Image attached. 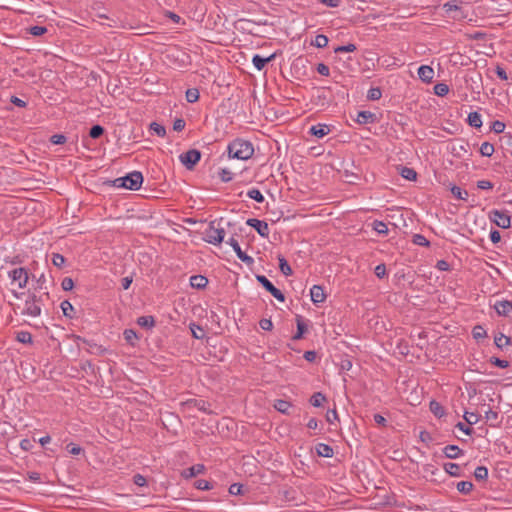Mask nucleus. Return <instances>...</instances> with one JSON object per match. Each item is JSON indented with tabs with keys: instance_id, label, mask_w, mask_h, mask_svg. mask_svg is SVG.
<instances>
[{
	"instance_id": "nucleus-1",
	"label": "nucleus",
	"mask_w": 512,
	"mask_h": 512,
	"mask_svg": "<svg viewBox=\"0 0 512 512\" xmlns=\"http://www.w3.org/2000/svg\"><path fill=\"white\" fill-rule=\"evenodd\" d=\"M228 156L238 160H248L254 154L251 142L243 139H235L227 147Z\"/></svg>"
},
{
	"instance_id": "nucleus-2",
	"label": "nucleus",
	"mask_w": 512,
	"mask_h": 512,
	"mask_svg": "<svg viewBox=\"0 0 512 512\" xmlns=\"http://www.w3.org/2000/svg\"><path fill=\"white\" fill-rule=\"evenodd\" d=\"M142 183L143 175L139 171H133L126 176L117 178L113 181L115 187L129 190H138Z\"/></svg>"
},
{
	"instance_id": "nucleus-3",
	"label": "nucleus",
	"mask_w": 512,
	"mask_h": 512,
	"mask_svg": "<svg viewBox=\"0 0 512 512\" xmlns=\"http://www.w3.org/2000/svg\"><path fill=\"white\" fill-rule=\"evenodd\" d=\"M225 230L220 227V223L216 220L211 221L204 232V241L213 245H219L223 242Z\"/></svg>"
},
{
	"instance_id": "nucleus-4",
	"label": "nucleus",
	"mask_w": 512,
	"mask_h": 512,
	"mask_svg": "<svg viewBox=\"0 0 512 512\" xmlns=\"http://www.w3.org/2000/svg\"><path fill=\"white\" fill-rule=\"evenodd\" d=\"M489 220L496 226L507 229L511 226V217L507 211L491 210L488 214Z\"/></svg>"
},
{
	"instance_id": "nucleus-5",
	"label": "nucleus",
	"mask_w": 512,
	"mask_h": 512,
	"mask_svg": "<svg viewBox=\"0 0 512 512\" xmlns=\"http://www.w3.org/2000/svg\"><path fill=\"white\" fill-rule=\"evenodd\" d=\"M8 276L11 279L12 284H17L19 289H23L27 286L28 283V271L23 268H15L8 272Z\"/></svg>"
},
{
	"instance_id": "nucleus-6",
	"label": "nucleus",
	"mask_w": 512,
	"mask_h": 512,
	"mask_svg": "<svg viewBox=\"0 0 512 512\" xmlns=\"http://www.w3.org/2000/svg\"><path fill=\"white\" fill-rule=\"evenodd\" d=\"M180 162L188 169L192 170L201 159V152L197 149H190L179 156Z\"/></svg>"
},
{
	"instance_id": "nucleus-7",
	"label": "nucleus",
	"mask_w": 512,
	"mask_h": 512,
	"mask_svg": "<svg viewBox=\"0 0 512 512\" xmlns=\"http://www.w3.org/2000/svg\"><path fill=\"white\" fill-rule=\"evenodd\" d=\"M257 281L268 291L270 292L277 300L283 302L285 300L284 294L276 288L272 282L264 275H257Z\"/></svg>"
},
{
	"instance_id": "nucleus-8",
	"label": "nucleus",
	"mask_w": 512,
	"mask_h": 512,
	"mask_svg": "<svg viewBox=\"0 0 512 512\" xmlns=\"http://www.w3.org/2000/svg\"><path fill=\"white\" fill-rule=\"evenodd\" d=\"M246 224L248 226L254 228L260 236H262L264 238H267L269 236V232H270L269 226L265 221L255 219V218H250L246 221Z\"/></svg>"
},
{
	"instance_id": "nucleus-9",
	"label": "nucleus",
	"mask_w": 512,
	"mask_h": 512,
	"mask_svg": "<svg viewBox=\"0 0 512 512\" xmlns=\"http://www.w3.org/2000/svg\"><path fill=\"white\" fill-rule=\"evenodd\" d=\"M226 243L233 248L237 257L241 261H243L244 263H246L248 265L252 264L254 262V260L251 256L247 255L245 252L242 251L238 241L234 237L229 238Z\"/></svg>"
},
{
	"instance_id": "nucleus-10",
	"label": "nucleus",
	"mask_w": 512,
	"mask_h": 512,
	"mask_svg": "<svg viewBox=\"0 0 512 512\" xmlns=\"http://www.w3.org/2000/svg\"><path fill=\"white\" fill-rule=\"evenodd\" d=\"M23 314L31 317H37L41 314V307L35 296L25 301Z\"/></svg>"
},
{
	"instance_id": "nucleus-11",
	"label": "nucleus",
	"mask_w": 512,
	"mask_h": 512,
	"mask_svg": "<svg viewBox=\"0 0 512 512\" xmlns=\"http://www.w3.org/2000/svg\"><path fill=\"white\" fill-rule=\"evenodd\" d=\"M493 308L499 316H508L512 313V302L509 300H497Z\"/></svg>"
},
{
	"instance_id": "nucleus-12",
	"label": "nucleus",
	"mask_w": 512,
	"mask_h": 512,
	"mask_svg": "<svg viewBox=\"0 0 512 512\" xmlns=\"http://www.w3.org/2000/svg\"><path fill=\"white\" fill-rule=\"evenodd\" d=\"M206 468L203 464H195L181 472V476L185 479L196 477L205 472Z\"/></svg>"
},
{
	"instance_id": "nucleus-13",
	"label": "nucleus",
	"mask_w": 512,
	"mask_h": 512,
	"mask_svg": "<svg viewBox=\"0 0 512 512\" xmlns=\"http://www.w3.org/2000/svg\"><path fill=\"white\" fill-rule=\"evenodd\" d=\"M311 300L314 304L323 303L326 299L324 290L319 285H313L310 289Z\"/></svg>"
},
{
	"instance_id": "nucleus-14",
	"label": "nucleus",
	"mask_w": 512,
	"mask_h": 512,
	"mask_svg": "<svg viewBox=\"0 0 512 512\" xmlns=\"http://www.w3.org/2000/svg\"><path fill=\"white\" fill-rule=\"evenodd\" d=\"M444 10L446 13L450 14L452 12H455L456 14L453 15V19L459 20L464 17L463 12L461 11V8L456 4V0L449 1L443 5Z\"/></svg>"
},
{
	"instance_id": "nucleus-15",
	"label": "nucleus",
	"mask_w": 512,
	"mask_h": 512,
	"mask_svg": "<svg viewBox=\"0 0 512 512\" xmlns=\"http://www.w3.org/2000/svg\"><path fill=\"white\" fill-rule=\"evenodd\" d=\"M418 76L422 81L429 83L434 77V70L428 65H421L418 68Z\"/></svg>"
},
{
	"instance_id": "nucleus-16",
	"label": "nucleus",
	"mask_w": 512,
	"mask_h": 512,
	"mask_svg": "<svg viewBox=\"0 0 512 512\" xmlns=\"http://www.w3.org/2000/svg\"><path fill=\"white\" fill-rule=\"evenodd\" d=\"M356 122L359 124H369L376 122V115L370 111H360L357 114Z\"/></svg>"
},
{
	"instance_id": "nucleus-17",
	"label": "nucleus",
	"mask_w": 512,
	"mask_h": 512,
	"mask_svg": "<svg viewBox=\"0 0 512 512\" xmlns=\"http://www.w3.org/2000/svg\"><path fill=\"white\" fill-rule=\"evenodd\" d=\"M443 453L449 459H456L463 455V450L457 445H447L444 447Z\"/></svg>"
},
{
	"instance_id": "nucleus-18",
	"label": "nucleus",
	"mask_w": 512,
	"mask_h": 512,
	"mask_svg": "<svg viewBox=\"0 0 512 512\" xmlns=\"http://www.w3.org/2000/svg\"><path fill=\"white\" fill-rule=\"evenodd\" d=\"M329 132L330 128L326 124H317L310 128V133L318 138L326 136Z\"/></svg>"
},
{
	"instance_id": "nucleus-19",
	"label": "nucleus",
	"mask_w": 512,
	"mask_h": 512,
	"mask_svg": "<svg viewBox=\"0 0 512 512\" xmlns=\"http://www.w3.org/2000/svg\"><path fill=\"white\" fill-rule=\"evenodd\" d=\"M208 279L202 275H193L190 277V285L196 289H203L207 286Z\"/></svg>"
},
{
	"instance_id": "nucleus-20",
	"label": "nucleus",
	"mask_w": 512,
	"mask_h": 512,
	"mask_svg": "<svg viewBox=\"0 0 512 512\" xmlns=\"http://www.w3.org/2000/svg\"><path fill=\"white\" fill-rule=\"evenodd\" d=\"M316 452L319 456L325 457V458H331L334 455L333 448L324 443H319L316 445Z\"/></svg>"
},
{
	"instance_id": "nucleus-21",
	"label": "nucleus",
	"mask_w": 512,
	"mask_h": 512,
	"mask_svg": "<svg viewBox=\"0 0 512 512\" xmlns=\"http://www.w3.org/2000/svg\"><path fill=\"white\" fill-rule=\"evenodd\" d=\"M274 58V54L270 55L269 57L267 58H263L261 57L260 55L258 54H255L252 58V63L254 65V67L258 70V71H261L265 65L270 62L272 59Z\"/></svg>"
},
{
	"instance_id": "nucleus-22",
	"label": "nucleus",
	"mask_w": 512,
	"mask_h": 512,
	"mask_svg": "<svg viewBox=\"0 0 512 512\" xmlns=\"http://www.w3.org/2000/svg\"><path fill=\"white\" fill-rule=\"evenodd\" d=\"M446 473H448L451 476L459 477L462 475V469L459 464L448 462L445 463L443 466Z\"/></svg>"
},
{
	"instance_id": "nucleus-23",
	"label": "nucleus",
	"mask_w": 512,
	"mask_h": 512,
	"mask_svg": "<svg viewBox=\"0 0 512 512\" xmlns=\"http://www.w3.org/2000/svg\"><path fill=\"white\" fill-rule=\"evenodd\" d=\"M494 343L498 348L503 349L504 347L511 345L512 341L510 337L499 332L494 336Z\"/></svg>"
},
{
	"instance_id": "nucleus-24",
	"label": "nucleus",
	"mask_w": 512,
	"mask_h": 512,
	"mask_svg": "<svg viewBox=\"0 0 512 512\" xmlns=\"http://www.w3.org/2000/svg\"><path fill=\"white\" fill-rule=\"evenodd\" d=\"M467 121L471 127L481 128L482 126L481 115L476 111L469 113Z\"/></svg>"
},
{
	"instance_id": "nucleus-25",
	"label": "nucleus",
	"mask_w": 512,
	"mask_h": 512,
	"mask_svg": "<svg viewBox=\"0 0 512 512\" xmlns=\"http://www.w3.org/2000/svg\"><path fill=\"white\" fill-rule=\"evenodd\" d=\"M429 408H430V411L438 418H441L445 415V409L439 402H437L435 400H432L430 402Z\"/></svg>"
},
{
	"instance_id": "nucleus-26",
	"label": "nucleus",
	"mask_w": 512,
	"mask_h": 512,
	"mask_svg": "<svg viewBox=\"0 0 512 512\" xmlns=\"http://www.w3.org/2000/svg\"><path fill=\"white\" fill-rule=\"evenodd\" d=\"M60 307H61V310H62L64 316H66L70 319L74 318L75 310H74L73 305L68 300H64L61 303Z\"/></svg>"
},
{
	"instance_id": "nucleus-27",
	"label": "nucleus",
	"mask_w": 512,
	"mask_h": 512,
	"mask_svg": "<svg viewBox=\"0 0 512 512\" xmlns=\"http://www.w3.org/2000/svg\"><path fill=\"white\" fill-rule=\"evenodd\" d=\"M399 173L404 179L410 180V181L416 180V177H417V173L413 168H409V167H405V166H402L400 168Z\"/></svg>"
},
{
	"instance_id": "nucleus-28",
	"label": "nucleus",
	"mask_w": 512,
	"mask_h": 512,
	"mask_svg": "<svg viewBox=\"0 0 512 512\" xmlns=\"http://www.w3.org/2000/svg\"><path fill=\"white\" fill-rule=\"evenodd\" d=\"M290 407H291L290 402H288L286 400L278 399L274 403V408L277 411L284 413V414L288 413Z\"/></svg>"
},
{
	"instance_id": "nucleus-29",
	"label": "nucleus",
	"mask_w": 512,
	"mask_h": 512,
	"mask_svg": "<svg viewBox=\"0 0 512 512\" xmlns=\"http://www.w3.org/2000/svg\"><path fill=\"white\" fill-rule=\"evenodd\" d=\"M328 37L323 34H319L315 37V39L311 42V45L317 48H325L328 45Z\"/></svg>"
},
{
	"instance_id": "nucleus-30",
	"label": "nucleus",
	"mask_w": 512,
	"mask_h": 512,
	"mask_svg": "<svg viewBox=\"0 0 512 512\" xmlns=\"http://www.w3.org/2000/svg\"><path fill=\"white\" fill-rule=\"evenodd\" d=\"M373 230L380 235L388 234V227L383 221L375 220L372 224Z\"/></svg>"
},
{
	"instance_id": "nucleus-31",
	"label": "nucleus",
	"mask_w": 512,
	"mask_h": 512,
	"mask_svg": "<svg viewBox=\"0 0 512 512\" xmlns=\"http://www.w3.org/2000/svg\"><path fill=\"white\" fill-rule=\"evenodd\" d=\"M278 260H279V268H280L281 272L285 276L291 275L292 269H291L290 265L288 264V262L286 261V259L283 256L279 255Z\"/></svg>"
},
{
	"instance_id": "nucleus-32",
	"label": "nucleus",
	"mask_w": 512,
	"mask_h": 512,
	"mask_svg": "<svg viewBox=\"0 0 512 512\" xmlns=\"http://www.w3.org/2000/svg\"><path fill=\"white\" fill-rule=\"evenodd\" d=\"M137 323L141 327L145 328H152L155 325V321L152 316H141L138 318Z\"/></svg>"
},
{
	"instance_id": "nucleus-33",
	"label": "nucleus",
	"mask_w": 512,
	"mask_h": 512,
	"mask_svg": "<svg viewBox=\"0 0 512 512\" xmlns=\"http://www.w3.org/2000/svg\"><path fill=\"white\" fill-rule=\"evenodd\" d=\"M451 193L454 197H456L459 200L466 201L468 199V192L466 190H462L458 186H452Z\"/></svg>"
},
{
	"instance_id": "nucleus-34",
	"label": "nucleus",
	"mask_w": 512,
	"mask_h": 512,
	"mask_svg": "<svg viewBox=\"0 0 512 512\" xmlns=\"http://www.w3.org/2000/svg\"><path fill=\"white\" fill-rule=\"evenodd\" d=\"M325 400L326 397L321 392H316L311 396L310 403L315 407H320Z\"/></svg>"
},
{
	"instance_id": "nucleus-35",
	"label": "nucleus",
	"mask_w": 512,
	"mask_h": 512,
	"mask_svg": "<svg viewBox=\"0 0 512 512\" xmlns=\"http://www.w3.org/2000/svg\"><path fill=\"white\" fill-rule=\"evenodd\" d=\"M480 153L482 156L490 157L494 153V146L489 142H483L480 146Z\"/></svg>"
},
{
	"instance_id": "nucleus-36",
	"label": "nucleus",
	"mask_w": 512,
	"mask_h": 512,
	"mask_svg": "<svg viewBox=\"0 0 512 512\" xmlns=\"http://www.w3.org/2000/svg\"><path fill=\"white\" fill-rule=\"evenodd\" d=\"M474 477L478 481L486 480L488 477V469L485 466H479L474 471Z\"/></svg>"
},
{
	"instance_id": "nucleus-37",
	"label": "nucleus",
	"mask_w": 512,
	"mask_h": 512,
	"mask_svg": "<svg viewBox=\"0 0 512 512\" xmlns=\"http://www.w3.org/2000/svg\"><path fill=\"white\" fill-rule=\"evenodd\" d=\"M247 196L256 202L262 203L264 201V196L259 189L252 188L247 192Z\"/></svg>"
},
{
	"instance_id": "nucleus-38",
	"label": "nucleus",
	"mask_w": 512,
	"mask_h": 512,
	"mask_svg": "<svg viewBox=\"0 0 512 512\" xmlns=\"http://www.w3.org/2000/svg\"><path fill=\"white\" fill-rule=\"evenodd\" d=\"M473 489V484L470 481H461L457 484V490L463 494H468Z\"/></svg>"
},
{
	"instance_id": "nucleus-39",
	"label": "nucleus",
	"mask_w": 512,
	"mask_h": 512,
	"mask_svg": "<svg viewBox=\"0 0 512 512\" xmlns=\"http://www.w3.org/2000/svg\"><path fill=\"white\" fill-rule=\"evenodd\" d=\"M382 96L381 89L378 87H373L368 90L367 99L371 101L379 100Z\"/></svg>"
},
{
	"instance_id": "nucleus-40",
	"label": "nucleus",
	"mask_w": 512,
	"mask_h": 512,
	"mask_svg": "<svg viewBox=\"0 0 512 512\" xmlns=\"http://www.w3.org/2000/svg\"><path fill=\"white\" fill-rule=\"evenodd\" d=\"M199 99V91L196 88H191L186 91V100L189 103H194Z\"/></svg>"
},
{
	"instance_id": "nucleus-41",
	"label": "nucleus",
	"mask_w": 512,
	"mask_h": 512,
	"mask_svg": "<svg viewBox=\"0 0 512 512\" xmlns=\"http://www.w3.org/2000/svg\"><path fill=\"white\" fill-rule=\"evenodd\" d=\"M449 92V87L445 83H438L434 86V93L438 96H445Z\"/></svg>"
},
{
	"instance_id": "nucleus-42",
	"label": "nucleus",
	"mask_w": 512,
	"mask_h": 512,
	"mask_svg": "<svg viewBox=\"0 0 512 512\" xmlns=\"http://www.w3.org/2000/svg\"><path fill=\"white\" fill-rule=\"evenodd\" d=\"M190 329L193 337L196 339H202L205 335L203 328L199 325L191 324Z\"/></svg>"
},
{
	"instance_id": "nucleus-43",
	"label": "nucleus",
	"mask_w": 512,
	"mask_h": 512,
	"mask_svg": "<svg viewBox=\"0 0 512 512\" xmlns=\"http://www.w3.org/2000/svg\"><path fill=\"white\" fill-rule=\"evenodd\" d=\"M17 340L21 343H32V335L26 331H20L17 333Z\"/></svg>"
},
{
	"instance_id": "nucleus-44",
	"label": "nucleus",
	"mask_w": 512,
	"mask_h": 512,
	"mask_svg": "<svg viewBox=\"0 0 512 512\" xmlns=\"http://www.w3.org/2000/svg\"><path fill=\"white\" fill-rule=\"evenodd\" d=\"M150 129L160 137H164L166 134L165 127L156 122L150 124Z\"/></svg>"
},
{
	"instance_id": "nucleus-45",
	"label": "nucleus",
	"mask_w": 512,
	"mask_h": 512,
	"mask_svg": "<svg viewBox=\"0 0 512 512\" xmlns=\"http://www.w3.org/2000/svg\"><path fill=\"white\" fill-rule=\"evenodd\" d=\"M412 242L419 246H429V241L422 234H414Z\"/></svg>"
},
{
	"instance_id": "nucleus-46",
	"label": "nucleus",
	"mask_w": 512,
	"mask_h": 512,
	"mask_svg": "<svg viewBox=\"0 0 512 512\" xmlns=\"http://www.w3.org/2000/svg\"><path fill=\"white\" fill-rule=\"evenodd\" d=\"M356 45L355 44H352V43H349L347 45H343V46H338L334 49V52L335 53H348V52H354L356 50Z\"/></svg>"
},
{
	"instance_id": "nucleus-47",
	"label": "nucleus",
	"mask_w": 512,
	"mask_h": 512,
	"mask_svg": "<svg viewBox=\"0 0 512 512\" xmlns=\"http://www.w3.org/2000/svg\"><path fill=\"white\" fill-rule=\"evenodd\" d=\"M104 133V128L100 125H94L91 127L89 135L91 138H99Z\"/></svg>"
},
{
	"instance_id": "nucleus-48",
	"label": "nucleus",
	"mask_w": 512,
	"mask_h": 512,
	"mask_svg": "<svg viewBox=\"0 0 512 512\" xmlns=\"http://www.w3.org/2000/svg\"><path fill=\"white\" fill-rule=\"evenodd\" d=\"M472 333H473V337L477 340L485 338L487 336L486 330L480 325L475 326L473 328Z\"/></svg>"
},
{
	"instance_id": "nucleus-49",
	"label": "nucleus",
	"mask_w": 512,
	"mask_h": 512,
	"mask_svg": "<svg viewBox=\"0 0 512 512\" xmlns=\"http://www.w3.org/2000/svg\"><path fill=\"white\" fill-rule=\"evenodd\" d=\"M229 493L231 495H242V494H244V486L239 483H233L229 487Z\"/></svg>"
},
{
	"instance_id": "nucleus-50",
	"label": "nucleus",
	"mask_w": 512,
	"mask_h": 512,
	"mask_svg": "<svg viewBox=\"0 0 512 512\" xmlns=\"http://www.w3.org/2000/svg\"><path fill=\"white\" fill-rule=\"evenodd\" d=\"M464 419L469 425H474L479 421V415L473 412H465Z\"/></svg>"
},
{
	"instance_id": "nucleus-51",
	"label": "nucleus",
	"mask_w": 512,
	"mask_h": 512,
	"mask_svg": "<svg viewBox=\"0 0 512 512\" xmlns=\"http://www.w3.org/2000/svg\"><path fill=\"white\" fill-rule=\"evenodd\" d=\"M219 177L223 182H229L233 179V173L229 169L223 168L219 172Z\"/></svg>"
},
{
	"instance_id": "nucleus-52",
	"label": "nucleus",
	"mask_w": 512,
	"mask_h": 512,
	"mask_svg": "<svg viewBox=\"0 0 512 512\" xmlns=\"http://www.w3.org/2000/svg\"><path fill=\"white\" fill-rule=\"evenodd\" d=\"M498 417H499L498 413L491 409H489L485 412V419L487 422H490L491 424H495L498 421Z\"/></svg>"
},
{
	"instance_id": "nucleus-53",
	"label": "nucleus",
	"mask_w": 512,
	"mask_h": 512,
	"mask_svg": "<svg viewBox=\"0 0 512 512\" xmlns=\"http://www.w3.org/2000/svg\"><path fill=\"white\" fill-rule=\"evenodd\" d=\"M306 329H307L306 325L302 321L298 320L297 321V333L293 336V339L299 340L300 338H302Z\"/></svg>"
},
{
	"instance_id": "nucleus-54",
	"label": "nucleus",
	"mask_w": 512,
	"mask_h": 512,
	"mask_svg": "<svg viewBox=\"0 0 512 512\" xmlns=\"http://www.w3.org/2000/svg\"><path fill=\"white\" fill-rule=\"evenodd\" d=\"M190 404H193L194 407L200 411L208 412L209 404L204 400H193L192 402H190Z\"/></svg>"
},
{
	"instance_id": "nucleus-55",
	"label": "nucleus",
	"mask_w": 512,
	"mask_h": 512,
	"mask_svg": "<svg viewBox=\"0 0 512 512\" xmlns=\"http://www.w3.org/2000/svg\"><path fill=\"white\" fill-rule=\"evenodd\" d=\"M194 486L199 490H209L212 488L211 484L204 479H198L195 481Z\"/></svg>"
},
{
	"instance_id": "nucleus-56",
	"label": "nucleus",
	"mask_w": 512,
	"mask_h": 512,
	"mask_svg": "<svg viewBox=\"0 0 512 512\" xmlns=\"http://www.w3.org/2000/svg\"><path fill=\"white\" fill-rule=\"evenodd\" d=\"M124 335V338L127 342H129L130 344H133L134 343V340L137 339V334L134 330L132 329H126L123 333Z\"/></svg>"
},
{
	"instance_id": "nucleus-57",
	"label": "nucleus",
	"mask_w": 512,
	"mask_h": 512,
	"mask_svg": "<svg viewBox=\"0 0 512 512\" xmlns=\"http://www.w3.org/2000/svg\"><path fill=\"white\" fill-rule=\"evenodd\" d=\"M52 263L53 265H55L56 267L60 268L64 265L65 263V258L64 256H62L61 254H58V253H54L52 255Z\"/></svg>"
},
{
	"instance_id": "nucleus-58",
	"label": "nucleus",
	"mask_w": 512,
	"mask_h": 512,
	"mask_svg": "<svg viewBox=\"0 0 512 512\" xmlns=\"http://www.w3.org/2000/svg\"><path fill=\"white\" fill-rule=\"evenodd\" d=\"M67 138L63 134H54L51 136L50 141L55 145H61L66 142Z\"/></svg>"
},
{
	"instance_id": "nucleus-59",
	"label": "nucleus",
	"mask_w": 512,
	"mask_h": 512,
	"mask_svg": "<svg viewBox=\"0 0 512 512\" xmlns=\"http://www.w3.org/2000/svg\"><path fill=\"white\" fill-rule=\"evenodd\" d=\"M29 31L33 36H42L47 32V28L44 26H33L29 29Z\"/></svg>"
},
{
	"instance_id": "nucleus-60",
	"label": "nucleus",
	"mask_w": 512,
	"mask_h": 512,
	"mask_svg": "<svg viewBox=\"0 0 512 512\" xmlns=\"http://www.w3.org/2000/svg\"><path fill=\"white\" fill-rule=\"evenodd\" d=\"M61 287L64 291H70L73 289L74 287V282H73V279L70 278V277H65L63 280H62V283H61Z\"/></svg>"
},
{
	"instance_id": "nucleus-61",
	"label": "nucleus",
	"mask_w": 512,
	"mask_h": 512,
	"mask_svg": "<svg viewBox=\"0 0 512 512\" xmlns=\"http://www.w3.org/2000/svg\"><path fill=\"white\" fill-rule=\"evenodd\" d=\"M491 363L499 368H507L509 366V362L507 360H502L497 357L491 358Z\"/></svg>"
},
{
	"instance_id": "nucleus-62",
	"label": "nucleus",
	"mask_w": 512,
	"mask_h": 512,
	"mask_svg": "<svg viewBox=\"0 0 512 512\" xmlns=\"http://www.w3.org/2000/svg\"><path fill=\"white\" fill-rule=\"evenodd\" d=\"M317 72L322 76H329L330 75V69L329 67L324 63H319L316 67Z\"/></svg>"
},
{
	"instance_id": "nucleus-63",
	"label": "nucleus",
	"mask_w": 512,
	"mask_h": 512,
	"mask_svg": "<svg viewBox=\"0 0 512 512\" xmlns=\"http://www.w3.org/2000/svg\"><path fill=\"white\" fill-rule=\"evenodd\" d=\"M259 326L266 331H270L273 328V323L270 319L263 318L259 322Z\"/></svg>"
},
{
	"instance_id": "nucleus-64",
	"label": "nucleus",
	"mask_w": 512,
	"mask_h": 512,
	"mask_svg": "<svg viewBox=\"0 0 512 512\" xmlns=\"http://www.w3.org/2000/svg\"><path fill=\"white\" fill-rule=\"evenodd\" d=\"M505 129V124L501 121H494L492 123V130L495 132V133H502Z\"/></svg>"
}]
</instances>
